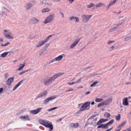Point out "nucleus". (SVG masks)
<instances>
[{
    "label": "nucleus",
    "instance_id": "nucleus-17",
    "mask_svg": "<svg viewBox=\"0 0 131 131\" xmlns=\"http://www.w3.org/2000/svg\"><path fill=\"white\" fill-rule=\"evenodd\" d=\"M32 6L31 4L29 3H27L25 4L24 7L26 9L29 10L31 9Z\"/></svg>",
    "mask_w": 131,
    "mask_h": 131
},
{
    "label": "nucleus",
    "instance_id": "nucleus-57",
    "mask_svg": "<svg viewBox=\"0 0 131 131\" xmlns=\"http://www.w3.org/2000/svg\"><path fill=\"white\" fill-rule=\"evenodd\" d=\"M3 88H0V93L3 91Z\"/></svg>",
    "mask_w": 131,
    "mask_h": 131
},
{
    "label": "nucleus",
    "instance_id": "nucleus-23",
    "mask_svg": "<svg viewBox=\"0 0 131 131\" xmlns=\"http://www.w3.org/2000/svg\"><path fill=\"white\" fill-rule=\"evenodd\" d=\"M13 53V52L12 51H11L9 52H5L2 54L1 55V56L2 58L5 57L8 53Z\"/></svg>",
    "mask_w": 131,
    "mask_h": 131
},
{
    "label": "nucleus",
    "instance_id": "nucleus-52",
    "mask_svg": "<svg viewBox=\"0 0 131 131\" xmlns=\"http://www.w3.org/2000/svg\"><path fill=\"white\" fill-rule=\"evenodd\" d=\"M125 131H131V127L126 129Z\"/></svg>",
    "mask_w": 131,
    "mask_h": 131
},
{
    "label": "nucleus",
    "instance_id": "nucleus-53",
    "mask_svg": "<svg viewBox=\"0 0 131 131\" xmlns=\"http://www.w3.org/2000/svg\"><path fill=\"white\" fill-rule=\"evenodd\" d=\"M73 90V89H70L66 91V92L72 91Z\"/></svg>",
    "mask_w": 131,
    "mask_h": 131
},
{
    "label": "nucleus",
    "instance_id": "nucleus-28",
    "mask_svg": "<svg viewBox=\"0 0 131 131\" xmlns=\"http://www.w3.org/2000/svg\"><path fill=\"white\" fill-rule=\"evenodd\" d=\"M95 117V115H93L92 116L90 117L88 119V121H89L91 119H92V120H94L95 121H97V118H96L95 119L93 120V119Z\"/></svg>",
    "mask_w": 131,
    "mask_h": 131
},
{
    "label": "nucleus",
    "instance_id": "nucleus-37",
    "mask_svg": "<svg viewBox=\"0 0 131 131\" xmlns=\"http://www.w3.org/2000/svg\"><path fill=\"white\" fill-rule=\"evenodd\" d=\"M58 107H55L53 108H51L48 110V111H51L53 110H55L56 109L58 108Z\"/></svg>",
    "mask_w": 131,
    "mask_h": 131
},
{
    "label": "nucleus",
    "instance_id": "nucleus-61",
    "mask_svg": "<svg viewBox=\"0 0 131 131\" xmlns=\"http://www.w3.org/2000/svg\"><path fill=\"white\" fill-rule=\"evenodd\" d=\"M90 93V91H88L86 93L85 95H87L88 94H89Z\"/></svg>",
    "mask_w": 131,
    "mask_h": 131
},
{
    "label": "nucleus",
    "instance_id": "nucleus-25",
    "mask_svg": "<svg viewBox=\"0 0 131 131\" xmlns=\"http://www.w3.org/2000/svg\"><path fill=\"white\" fill-rule=\"evenodd\" d=\"M5 37L7 39H13V37L11 36V33H9L7 35L5 34Z\"/></svg>",
    "mask_w": 131,
    "mask_h": 131
},
{
    "label": "nucleus",
    "instance_id": "nucleus-3",
    "mask_svg": "<svg viewBox=\"0 0 131 131\" xmlns=\"http://www.w3.org/2000/svg\"><path fill=\"white\" fill-rule=\"evenodd\" d=\"M53 36L54 35L53 34L50 35L48 36L46 39L42 40L41 41H39L38 44L36 45V47L37 48H38L42 46L46 43L47 42L50 37Z\"/></svg>",
    "mask_w": 131,
    "mask_h": 131
},
{
    "label": "nucleus",
    "instance_id": "nucleus-32",
    "mask_svg": "<svg viewBox=\"0 0 131 131\" xmlns=\"http://www.w3.org/2000/svg\"><path fill=\"white\" fill-rule=\"evenodd\" d=\"M115 3H113V2H110L109 4L107 6V9L108 8L111 6L113 5Z\"/></svg>",
    "mask_w": 131,
    "mask_h": 131
},
{
    "label": "nucleus",
    "instance_id": "nucleus-30",
    "mask_svg": "<svg viewBox=\"0 0 131 131\" xmlns=\"http://www.w3.org/2000/svg\"><path fill=\"white\" fill-rule=\"evenodd\" d=\"M114 122V120L113 119H112L109 122L106 123L107 126L110 124H112Z\"/></svg>",
    "mask_w": 131,
    "mask_h": 131
},
{
    "label": "nucleus",
    "instance_id": "nucleus-55",
    "mask_svg": "<svg viewBox=\"0 0 131 131\" xmlns=\"http://www.w3.org/2000/svg\"><path fill=\"white\" fill-rule=\"evenodd\" d=\"M10 44V42H8L7 43H5V44H4L5 45V47L7 46L8 45H9Z\"/></svg>",
    "mask_w": 131,
    "mask_h": 131
},
{
    "label": "nucleus",
    "instance_id": "nucleus-40",
    "mask_svg": "<svg viewBox=\"0 0 131 131\" xmlns=\"http://www.w3.org/2000/svg\"><path fill=\"white\" fill-rule=\"evenodd\" d=\"M121 116L120 114H118V116H117L116 117V119L117 121H119L121 119Z\"/></svg>",
    "mask_w": 131,
    "mask_h": 131
},
{
    "label": "nucleus",
    "instance_id": "nucleus-31",
    "mask_svg": "<svg viewBox=\"0 0 131 131\" xmlns=\"http://www.w3.org/2000/svg\"><path fill=\"white\" fill-rule=\"evenodd\" d=\"M9 33H10V32H9L7 30H3V33L4 34L5 36V34L7 35L8 34H9Z\"/></svg>",
    "mask_w": 131,
    "mask_h": 131
},
{
    "label": "nucleus",
    "instance_id": "nucleus-35",
    "mask_svg": "<svg viewBox=\"0 0 131 131\" xmlns=\"http://www.w3.org/2000/svg\"><path fill=\"white\" fill-rule=\"evenodd\" d=\"M46 122V121H44L42 120H40L39 121V123L43 125H44Z\"/></svg>",
    "mask_w": 131,
    "mask_h": 131
},
{
    "label": "nucleus",
    "instance_id": "nucleus-20",
    "mask_svg": "<svg viewBox=\"0 0 131 131\" xmlns=\"http://www.w3.org/2000/svg\"><path fill=\"white\" fill-rule=\"evenodd\" d=\"M107 128L108 127L107 125L106 124H102L101 125L99 126H97V128Z\"/></svg>",
    "mask_w": 131,
    "mask_h": 131
},
{
    "label": "nucleus",
    "instance_id": "nucleus-63",
    "mask_svg": "<svg viewBox=\"0 0 131 131\" xmlns=\"http://www.w3.org/2000/svg\"><path fill=\"white\" fill-rule=\"evenodd\" d=\"M54 1L55 2H58L60 1V0H54Z\"/></svg>",
    "mask_w": 131,
    "mask_h": 131
},
{
    "label": "nucleus",
    "instance_id": "nucleus-62",
    "mask_svg": "<svg viewBox=\"0 0 131 131\" xmlns=\"http://www.w3.org/2000/svg\"><path fill=\"white\" fill-rule=\"evenodd\" d=\"M104 119V120H103V121H104V122L106 121H107L108 120V119Z\"/></svg>",
    "mask_w": 131,
    "mask_h": 131
},
{
    "label": "nucleus",
    "instance_id": "nucleus-38",
    "mask_svg": "<svg viewBox=\"0 0 131 131\" xmlns=\"http://www.w3.org/2000/svg\"><path fill=\"white\" fill-rule=\"evenodd\" d=\"M73 127L74 128H77L79 127V124L78 123H73Z\"/></svg>",
    "mask_w": 131,
    "mask_h": 131
},
{
    "label": "nucleus",
    "instance_id": "nucleus-13",
    "mask_svg": "<svg viewBox=\"0 0 131 131\" xmlns=\"http://www.w3.org/2000/svg\"><path fill=\"white\" fill-rule=\"evenodd\" d=\"M14 79L13 77H11L9 78L6 81L7 85L8 86H10L12 83L13 82Z\"/></svg>",
    "mask_w": 131,
    "mask_h": 131
},
{
    "label": "nucleus",
    "instance_id": "nucleus-58",
    "mask_svg": "<svg viewBox=\"0 0 131 131\" xmlns=\"http://www.w3.org/2000/svg\"><path fill=\"white\" fill-rule=\"evenodd\" d=\"M30 69H27V70H26L24 71L25 73V72H28V71H29L30 70Z\"/></svg>",
    "mask_w": 131,
    "mask_h": 131
},
{
    "label": "nucleus",
    "instance_id": "nucleus-46",
    "mask_svg": "<svg viewBox=\"0 0 131 131\" xmlns=\"http://www.w3.org/2000/svg\"><path fill=\"white\" fill-rule=\"evenodd\" d=\"M131 38V36H130L129 37H127L126 38H125L124 39V40L125 41L128 40L130 39Z\"/></svg>",
    "mask_w": 131,
    "mask_h": 131
},
{
    "label": "nucleus",
    "instance_id": "nucleus-59",
    "mask_svg": "<svg viewBox=\"0 0 131 131\" xmlns=\"http://www.w3.org/2000/svg\"><path fill=\"white\" fill-rule=\"evenodd\" d=\"M113 128V127H112L108 129L107 130V131H110Z\"/></svg>",
    "mask_w": 131,
    "mask_h": 131
},
{
    "label": "nucleus",
    "instance_id": "nucleus-29",
    "mask_svg": "<svg viewBox=\"0 0 131 131\" xmlns=\"http://www.w3.org/2000/svg\"><path fill=\"white\" fill-rule=\"evenodd\" d=\"M103 120H104V119H102L99 120L97 122V125H99L100 124L102 123H103L104 121H103Z\"/></svg>",
    "mask_w": 131,
    "mask_h": 131
},
{
    "label": "nucleus",
    "instance_id": "nucleus-26",
    "mask_svg": "<svg viewBox=\"0 0 131 131\" xmlns=\"http://www.w3.org/2000/svg\"><path fill=\"white\" fill-rule=\"evenodd\" d=\"M102 6H105V5L103 3H99L96 4L95 5V6H96V7H100Z\"/></svg>",
    "mask_w": 131,
    "mask_h": 131
},
{
    "label": "nucleus",
    "instance_id": "nucleus-47",
    "mask_svg": "<svg viewBox=\"0 0 131 131\" xmlns=\"http://www.w3.org/2000/svg\"><path fill=\"white\" fill-rule=\"evenodd\" d=\"M55 62V61H54V60L53 59L52 60L50 61L48 63V64H49L51 63H53Z\"/></svg>",
    "mask_w": 131,
    "mask_h": 131
},
{
    "label": "nucleus",
    "instance_id": "nucleus-54",
    "mask_svg": "<svg viewBox=\"0 0 131 131\" xmlns=\"http://www.w3.org/2000/svg\"><path fill=\"white\" fill-rule=\"evenodd\" d=\"M25 72H24V71H21V72H20L19 73V74L20 75H22V74H23L25 73Z\"/></svg>",
    "mask_w": 131,
    "mask_h": 131
},
{
    "label": "nucleus",
    "instance_id": "nucleus-48",
    "mask_svg": "<svg viewBox=\"0 0 131 131\" xmlns=\"http://www.w3.org/2000/svg\"><path fill=\"white\" fill-rule=\"evenodd\" d=\"M114 48V46H112L111 47L109 48V50L110 51H113V49Z\"/></svg>",
    "mask_w": 131,
    "mask_h": 131
},
{
    "label": "nucleus",
    "instance_id": "nucleus-12",
    "mask_svg": "<svg viewBox=\"0 0 131 131\" xmlns=\"http://www.w3.org/2000/svg\"><path fill=\"white\" fill-rule=\"evenodd\" d=\"M44 126L46 127L49 128L50 129V131H51L53 129V125L52 124H50L47 122H46Z\"/></svg>",
    "mask_w": 131,
    "mask_h": 131
},
{
    "label": "nucleus",
    "instance_id": "nucleus-16",
    "mask_svg": "<svg viewBox=\"0 0 131 131\" xmlns=\"http://www.w3.org/2000/svg\"><path fill=\"white\" fill-rule=\"evenodd\" d=\"M20 118L24 121L30 120V119L27 115H26L23 116H20Z\"/></svg>",
    "mask_w": 131,
    "mask_h": 131
},
{
    "label": "nucleus",
    "instance_id": "nucleus-27",
    "mask_svg": "<svg viewBox=\"0 0 131 131\" xmlns=\"http://www.w3.org/2000/svg\"><path fill=\"white\" fill-rule=\"evenodd\" d=\"M91 67H92L88 66L85 68H82L81 69V71L82 72L85 71L87 70L88 69H89Z\"/></svg>",
    "mask_w": 131,
    "mask_h": 131
},
{
    "label": "nucleus",
    "instance_id": "nucleus-51",
    "mask_svg": "<svg viewBox=\"0 0 131 131\" xmlns=\"http://www.w3.org/2000/svg\"><path fill=\"white\" fill-rule=\"evenodd\" d=\"M114 42V41H110L108 42V44H110L111 43Z\"/></svg>",
    "mask_w": 131,
    "mask_h": 131
},
{
    "label": "nucleus",
    "instance_id": "nucleus-5",
    "mask_svg": "<svg viewBox=\"0 0 131 131\" xmlns=\"http://www.w3.org/2000/svg\"><path fill=\"white\" fill-rule=\"evenodd\" d=\"M54 16L53 15H50L47 17L45 19L44 23L45 24L50 23L54 20Z\"/></svg>",
    "mask_w": 131,
    "mask_h": 131
},
{
    "label": "nucleus",
    "instance_id": "nucleus-14",
    "mask_svg": "<svg viewBox=\"0 0 131 131\" xmlns=\"http://www.w3.org/2000/svg\"><path fill=\"white\" fill-rule=\"evenodd\" d=\"M112 99L111 98L107 99L105 101H103L104 105H107L110 104L112 102Z\"/></svg>",
    "mask_w": 131,
    "mask_h": 131
},
{
    "label": "nucleus",
    "instance_id": "nucleus-10",
    "mask_svg": "<svg viewBox=\"0 0 131 131\" xmlns=\"http://www.w3.org/2000/svg\"><path fill=\"white\" fill-rule=\"evenodd\" d=\"M65 56V55L62 54L61 55L59 56L58 57L55 58L53 59L55 62L57 61H59L61 60L63 57Z\"/></svg>",
    "mask_w": 131,
    "mask_h": 131
},
{
    "label": "nucleus",
    "instance_id": "nucleus-4",
    "mask_svg": "<svg viewBox=\"0 0 131 131\" xmlns=\"http://www.w3.org/2000/svg\"><path fill=\"white\" fill-rule=\"evenodd\" d=\"M92 15H83L81 16L82 20L84 23L87 22L92 17Z\"/></svg>",
    "mask_w": 131,
    "mask_h": 131
},
{
    "label": "nucleus",
    "instance_id": "nucleus-50",
    "mask_svg": "<svg viewBox=\"0 0 131 131\" xmlns=\"http://www.w3.org/2000/svg\"><path fill=\"white\" fill-rule=\"evenodd\" d=\"M2 10H4V11H8V10L7 9V8L5 7H3Z\"/></svg>",
    "mask_w": 131,
    "mask_h": 131
},
{
    "label": "nucleus",
    "instance_id": "nucleus-39",
    "mask_svg": "<svg viewBox=\"0 0 131 131\" xmlns=\"http://www.w3.org/2000/svg\"><path fill=\"white\" fill-rule=\"evenodd\" d=\"M104 116L107 118H109L110 116V113H105L104 114Z\"/></svg>",
    "mask_w": 131,
    "mask_h": 131
},
{
    "label": "nucleus",
    "instance_id": "nucleus-64",
    "mask_svg": "<svg viewBox=\"0 0 131 131\" xmlns=\"http://www.w3.org/2000/svg\"><path fill=\"white\" fill-rule=\"evenodd\" d=\"M3 39L2 38H0V41L1 42H3Z\"/></svg>",
    "mask_w": 131,
    "mask_h": 131
},
{
    "label": "nucleus",
    "instance_id": "nucleus-56",
    "mask_svg": "<svg viewBox=\"0 0 131 131\" xmlns=\"http://www.w3.org/2000/svg\"><path fill=\"white\" fill-rule=\"evenodd\" d=\"M73 123H71L69 125L71 127H73Z\"/></svg>",
    "mask_w": 131,
    "mask_h": 131
},
{
    "label": "nucleus",
    "instance_id": "nucleus-42",
    "mask_svg": "<svg viewBox=\"0 0 131 131\" xmlns=\"http://www.w3.org/2000/svg\"><path fill=\"white\" fill-rule=\"evenodd\" d=\"M98 83V82L97 81L94 82L93 84L91 85L90 87H92L94 86V85H96Z\"/></svg>",
    "mask_w": 131,
    "mask_h": 131
},
{
    "label": "nucleus",
    "instance_id": "nucleus-49",
    "mask_svg": "<svg viewBox=\"0 0 131 131\" xmlns=\"http://www.w3.org/2000/svg\"><path fill=\"white\" fill-rule=\"evenodd\" d=\"M5 11H6L2 10L1 11V14L3 16L4 14H5Z\"/></svg>",
    "mask_w": 131,
    "mask_h": 131
},
{
    "label": "nucleus",
    "instance_id": "nucleus-34",
    "mask_svg": "<svg viewBox=\"0 0 131 131\" xmlns=\"http://www.w3.org/2000/svg\"><path fill=\"white\" fill-rule=\"evenodd\" d=\"M126 123V122H122L121 124L119 125L118 126V128L121 127L123 126H124V125Z\"/></svg>",
    "mask_w": 131,
    "mask_h": 131
},
{
    "label": "nucleus",
    "instance_id": "nucleus-9",
    "mask_svg": "<svg viewBox=\"0 0 131 131\" xmlns=\"http://www.w3.org/2000/svg\"><path fill=\"white\" fill-rule=\"evenodd\" d=\"M80 39H78L76 40L72 43V44L70 46L69 48L70 49L73 48L77 44L78 42L80 41Z\"/></svg>",
    "mask_w": 131,
    "mask_h": 131
},
{
    "label": "nucleus",
    "instance_id": "nucleus-24",
    "mask_svg": "<svg viewBox=\"0 0 131 131\" xmlns=\"http://www.w3.org/2000/svg\"><path fill=\"white\" fill-rule=\"evenodd\" d=\"M50 11V9L48 8H43L41 10V12L42 13H44L48 12Z\"/></svg>",
    "mask_w": 131,
    "mask_h": 131
},
{
    "label": "nucleus",
    "instance_id": "nucleus-19",
    "mask_svg": "<svg viewBox=\"0 0 131 131\" xmlns=\"http://www.w3.org/2000/svg\"><path fill=\"white\" fill-rule=\"evenodd\" d=\"M23 80H22L20 81L18 83V84H16L15 85V86L14 87V88L13 90V91H14L15 90H16L18 88V87L23 82Z\"/></svg>",
    "mask_w": 131,
    "mask_h": 131
},
{
    "label": "nucleus",
    "instance_id": "nucleus-15",
    "mask_svg": "<svg viewBox=\"0 0 131 131\" xmlns=\"http://www.w3.org/2000/svg\"><path fill=\"white\" fill-rule=\"evenodd\" d=\"M69 20L71 21L74 20L77 23L79 21V18L76 17L72 16L69 17Z\"/></svg>",
    "mask_w": 131,
    "mask_h": 131
},
{
    "label": "nucleus",
    "instance_id": "nucleus-33",
    "mask_svg": "<svg viewBox=\"0 0 131 131\" xmlns=\"http://www.w3.org/2000/svg\"><path fill=\"white\" fill-rule=\"evenodd\" d=\"M103 99L101 98H96L95 101L96 102H100L102 101Z\"/></svg>",
    "mask_w": 131,
    "mask_h": 131
},
{
    "label": "nucleus",
    "instance_id": "nucleus-36",
    "mask_svg": "<svg viewBox=\"0 0 131 131\" xmlns=\"http://www.w3.org/2000/svg\"><path fill=\"white\" fill-rule=\"evenodd\" d=\"M58 107H55L53 108H51L48 110V111H51L53 110H55L56 109L58 108Z\"/></svg>",
    "mask_w": 131,
    "mask_h": 131
},
{
    "label": "nucleus",
    "instance_id": "nucleus-1",
    "mask_svg": "<svg viewBox=\"0 0 131 131\" xmlns=\"http://www.w3.org/2000/svg\"><path fill=\"white\" fill-rule=\"evenodd\" d=\"M63 74V73H59L54 74L50 77H48L44 80L43 83L46 85H51L56 79Z\"/></svg>",
    "mask_w": 131,
    "mask_h": 131
},
{
    "label": "nucleus",
    "instance_id": "nucleus-21",
    "mask_svg": "<svg viewBox=\"0 0 131 131\" xmlns=\"http://www.w3.org/2000/svg\"><path fill=\"white\" fill-rule=\"evenodd\" d=\"M128 98L127 97L124 100V99L123 100V104L125 106H127L128 105V103L127 101Z\"/></svg>",
    "mask_w": 131,
    "mask_h": 131
},
{
    "label": "nucleus",
    "instance_id": "nucleus-2",
    "mask_svg": "<svg viewBox=\"0 0 131 131\" xmlns=\"http://www.w3.org/2000/svg\"><path fill=\"white\" fill-rule=\"evenodd\" d=\"M90 102L89 101H87L84 103L81 107L79 111H82L88 110L90 108Z\"/></svg>",
    "mask_w": 131,
    "mask_h": 131
},
{
    "label": "nucleus",
    "instance_id": "nucleus-11",
    "mask_svg": "<svg viewBox=\"0 0 131 131\" xmlns=\"http://www.w3.org/2000/svg\"><path fill=\"white\" fill-rule=\"evenodd\" d=\"M39 22V20L35 18L31 19L30 21V23L32 24H35L38 23Z\"/></svg>",
    "mask_w": 131,
    "mask_h": 131
},
{
    "label": "nucleus",
    "instance_id": "nucleus-6",
    "mask_svg": "<svg viewBox=\"0 0 131 131\" xmlns=\"http://www.w3.org/2000/svg\"><path fill=\"white\" fill-rule=\"evenodd\" d=\"M47 91L46 90H43L37 96L35 100L41 98L45 97L47 95Z\"/></svg>",
    "mask_w": 131,
    "mask_h": 131
},
{
    "label": "nucleus",
    "instance_id": "nucleus-43",
    "mask_svg": "<svg viewBox=\"0 0 131 131\" xmlns=\"http://www.w3.org/2000/svg\"><path fill=\"white\" fill-rule=\"evenodd\" d=\"M104 105V103L103 102H101V103H99L98 105H97L98 107H100L101 106H102Z\"/></svg>",
    "mask_w": 131,
    "mask_h": 131
},
{
    "label": "nucleus",
    "instance_id": "nucleus-60",
    "mask_svg": "<svg viewBox=\"0 0 131 131\" xmlns=\"http://www.w3.org/2000/svg\"><path fill=\"white\" fill-rule=\"evenodd\" d=\"M85 46L83 47L80 50V51H81V50H83V49H85Z\"/></svg>",
    "mask_w": 131,
    "mask_h": 131
},
{
    "label": "nucleus",
    "instance_id": "nucleus-7",
    "mask_svg": "<svg viewBox=\"0 0 131 131\" xmlns=\"http://www.w3.org/2000/svg\"><path fill=\"white\" fill-rule=\"evenodd\" d=\"M42 108L40 107L36 110H31L30 111V113L32 115L37 114L42 110Z\"/></svg>",
    "mask_w": 131,
    "mask_h": 131
},
{
    "label": "nucleus",
    "instance_id": "nucleus-8",
    "mask_svg": "<svg viewBox=\"0 0 131 131\" xmlns=\"http://www.w3.org/2000/svg\"><path fill=\"white\" fill-rule=\"evenodd\" d=\"M57 96H53L49 97L45 100L43 102V103L44 104H47L50 101L54 100L57 97Z\"/></svg>",
    "mask_w": 131,
    "mask_h": 131
},
{
    "label": "nucleus",
    "instance_id": "nucleus-41",
    "mask_svg": "<svg viewBox=\"0 0 131 131\" xmlns=\"http://www.w3.org/2000/svg\"><path fill=\"white\" fill-rule=\"evenodd\" d=\"M116 29V27H113V28H111V29L109 31V32H112L113 31H114V30H115Z\"/></svg>",
    "mask_w": 131,
    "mask_h": 131
},
{
    "label": "nucleus",
    "instance_id": "nucleus-44",
    "mask_svg": "<svg viewBox=\"0 0 131 131\" xmlns=\"http://www.w3.org/2000/svg\"><path fill=\"white\" fill-rule=\"evenodd\" d=\"M126 20H125L124 21V22H122L121 23H120V24H117L116 25V27H116V29L117 28V27H119V26H120L122 24L124 23L125 22Z\"/></svg>",
    "mask_w": 131,
    "mask_h": 131
},
{
    "label": "nucleus",
    "instance_id": "nucleus-45",
    "mask_svg": "<svg viewBox=\"0 0 131 131\" xmlns=\"http://www.w3.org/2000/svg\"><path fill=\"white\" fill-rule=\"evenodd\" d=\"M94 6V4L93 3H91L88 6V8H90Z\"/></svg>",
    "mask_w": 131,
    "mask_h": 131
},
{
    "label": "nucleus",
    "instance_id": "nucleus-18",
    "mask_svg": "<svg viewBox=\"0 0 131 131\" xmlns=\"http://www.w3.org/2000/svg\"><path fill=\"white\" fill-rule=\"evenodd\" d=\"M82 78H80L78 80L75 82H73L72 83H68L67 84H68L69 85H72L75 84H77L81 82Z\"/></svg>",
    "mask_w": 131,
    "mask_h": 131
},
{
    "label": "nucleus",
    "instance_id": "nucleus-22",
    "mask_svg": "<svg viewBox=\"0 0 131 131\" xmlns=\"http://www.w3.org/2000/svg\"><path fill=\"white\" fill-rule=\"evenodd\" d=\"M25 65V63H24V64H20L19 66V67L17 69V71H21V70L24 67Z\"/></svg>",
    "mask_w": 131,
    "mask_h": 131
}]
</instances>
